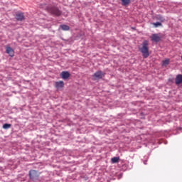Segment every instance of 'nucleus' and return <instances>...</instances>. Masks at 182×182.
<instances>
[{
    "instance_id": "obj_1",
    "label": "nucleus",
    "mask_w": 182,
    "mask_h": 182,
    "mask_svg": "<svg viewBox=\"0 0 182 182\" xmlns=\"http://www.w3.org/2000/svg\"><path fill=\"white\" fill-rule=\"evenodd\" d=\"M139 51L142 53L144 58H147L149 56V41L144 40L142 43V47L139 48Z\"/></svg>"
},
{
    "instance_id": "obj_2",
    "label": "nucleus",
    "mask_w": 182,
    "mask_h": 182,
    "mask_svg": "<svg viewBox=\"0 0 182 182\" xmlns=\"http://www.w3.org/2000/svg\"><path fill=\"white\" fill-rule=\"evenodd\" d=\"M105 76V73H103L102 70L96 71L92 75L95 80L102 79Z\"/></svg>"
},
{
    "instance_id": "obj_3",
    "label": "nucleus",
    "mask_w": 182,
    "mask_h": 182,
    "mask_svg": "<svg viewBox=\"0 0 182 182\" xmlns=\"http://www.w3.org/2000/svg\"><path fill=\"white\" fill-rule=\"evenodd\" d=\"M48 11L56 16H60L61 15V11L57 7H50L48 8Z\"/></svg>"
},
{
    "instance_id": "obj_4",
    "label": "nucleus",
    "mask_w": 182,
    "mask_h": 182,
    "mask_svg": "<svg viewBox=\"0 0 182 182\" xmlns=\"http://www.w3.org/2000/svg\"><path fill=\"white\" fill-rule=\"evenodd\" d=\"M29 178L31 180H36L38 179L40 176V173H38V171H35V170H31L29 171Z\"/></svg>"
},
{
    "instance_id": "obj_5",
    "label": "nucleus",
    "mask_w": 182,
    "mask_h": 182,
    "mask_svg": "<svg viewBox=\"0 0 182 182\" xmlns=\"http://www.w3.org/2000/svg\"><path fill=\"white\" fill-rule=\"evenodd\" d=\"M151 39L153 42L159 43L161 41V37L158 33L152 34Z\"/></svg>"
},
{
    "instance_id": "obj_6",
    "label": "nucleus",
    "mask_w": 182,
    "mask_h": 182,
    "mask_svg": "<svg viewBox=\"0 0 182 182\" xmlns=\"http://www.w3.org/2000/svg\"><path fill=\"white\" fill-rule=\"evenodd\" d=\"M16 19L18 21H23V20H25V16L24 14L22 12L20 13H17L16 14Z\"/></svg>"
},
{
    "instance_id": "obj_7",
    "label": "nucleus",
    "mask_w": 182,
    "mask_h": 182,
    "mask_svg": "<svg viewBox=\"0 0 182 182\" xmlns=\"http://www.w3.org/2000/svg\"><path fill=\"white\" fill-rule=\"evenodd\" d=\"M64 86H65V83L63 80L57 81L55 82V87L58 90L64 87Z\"/></svg>"
},
{
    "instance_id": "obj_8",
    "label": "nucleus",
    "mask_w": 182,
    "mask_h": 182,
    "mask_svg": "<svg viewBox=\"0 0 182 182\" xmlns=\"http://www.w3.org/2000/svg\"><path fill=\"white\" fill-rule=\"evenodd\" d=\"M6 53L10 56V57H14V50L10 46H7L6 49Z\"/></svg>"
},
{
    "instance_id": "obj_9",
    "label": "nucleus",
    "mask_w": 182,
    "mask_h": 182,
    "mask_svg": "<svg viewBox=\"0 0 182 182\" xmlns=\"http://www.w3.org/2000/svg\"><path fill=\"white\" fill-rule=\"evenodd\" d=\"M60 76H61L62 79L67 80L70 77V74L68 71H63L60 73Z\"/></svg>"
},
{
    "instance_id": "obj_10",
    "label": "nucleus",
    "mask_w": 182,
    "mask_h": 182,
    "mask_svg": "<svg viewBox=\"0 0 182 182\" xmlns=\"http://www.w3.org/2000/svg\"><path fill=\"white\" fill-rule=\"evenodd\" d=\"M175 83L177 85H181L182 83V75L181 74L176 75V77L175 78Z\"/></svg>"
},
{
    "instance_id": "obj_11",
    "label": "nucleus",
    "mask_w": 182,
    "mask_h": 182,
    "mask_svg": "<svg viewBox=\"0 0 182 182\" xmlns=\"http://www.w3.org/2000/svg\"><path fill=\"white\" fill-rule=\"evenodd\" d=\"M156 19L162 23L165 22V21H166V18L162 15H156Z\"/></svg>"
},
{
    "instance_id": "obj_12",
    "label": "nucleus",
    "mask_w": 182,
    "mask_h": 182,
    "mask_svg": "<svg viewBox=\"0 0 182 182\" xmlns=\"http://www.w3.org/2000/svg\"><path fill=\"white\" fill-rule=\"evenodd\" d=\"M60 28L64 31H70V26L65 24L60 25Z\"/></svg>"
},
{
    "instance_id": "obj_13",
    "label": "nucleus",
    "mask_w": 182,
    "mask_h": 182,
    "mask_svg": "<svg viewBox=\"0 0 182 182\" xmlns=\"http://www.w3.org/2000/svg\"><path fill=\"white\" fill-rule=\"evenodd\" d=\"M122 5L124 6H128L131 3V0H121Z\"/></svg>"
},
{
    "instance_id": "obj_14",
    "label": "nucleus",
    "mask_w": 182,
    "mask_h": 182,
    "mask_svg": "<svg viewBox=\"0 0 182 182\" xmlns=\"http://www.w3.org/2000/svg\"><path fill=\"white\" fill-rule=\"evenodd\" d=\"M120 158H119L118 156H114L112 159L111 161L112 164H117L119 161Z\"/></svg>"
},
{
    "instance_id": "obj_15",
    "label": "nucleus",
    "mask_w": 182,
    "mask_h": 182,
    "mask_svg": "<svg viewBox=\"0 0 182 182\" xmlns=\"http://www.w3.org/2000/svg\"><path fill=\"white\" fill-rule=\"evenodd\" d=\"M11 127V124H4V125L2 126V128L4 129H9Z\"/></svg>"
},
{
    "instance_id": "obj_16",
    "label": "nucleus",
    "mask_w": 182,
    "mask_h": 182,
    "mask_svg": "<svg viewBox=\"0 0 182 182\" xmlns=\"http://www.w3.org/2000/svg\"><path fill=\"white\" fill-rule=\"evenodd\" d=\"M153 25L155 28H158L159 26H163V24L161 22L153 23Z\"/></svg>"
},
{
    "instance_id": "obj_17",
    "label": "nucleus",
    "mask_w": 182,
    "mask_h": 182,
    "mask_svg": "<svg viewBox=\"0 0 182 182\" xmlns=\"http://www.w3.org/2000/svg\"><path fill=\"white\" fill-rule=\"evenodd\" d=\"M170 63V60L169 59H166L163 60V65H168Z\"/></svg>"
}]
</instances>
